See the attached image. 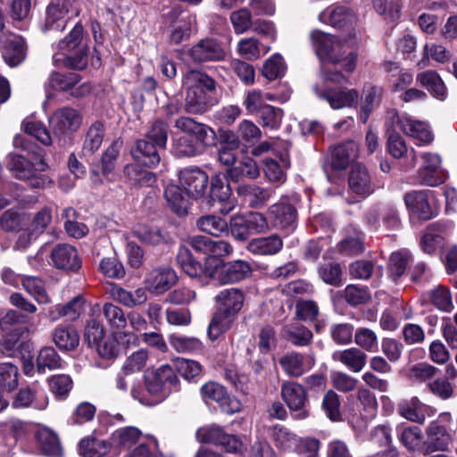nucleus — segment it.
<instances>
[{
	"instance_id": "f257e3e1",
	"label": "nucleus",
	"mask_w": 457,
	"mask_h": 457,
	"mask_svg": "<svg viewBox=\"0 0 457 457\" xmlns=\"http://www.w3.org/2000/svg\"><path fill=\"white\" fill-rule=\"evenodd\" d=\"M182 86L186 96L183 104L185 112L193 115L204 114L217 104L216 80L201 70L192 69L183 75Z\"/></svg>"
},
{
	"instance_id": "f03ea898",
	"label": "nucleus",
	"mask_w": 457,
	"mask_h": 457,
	"mask_svg": "<svg viewBox=\"0 0 457 457\" xmlns=\"http://www.w3.org/2000/svg\"><path fill=\"white\" fill-rule=\"evenodd\" d=\"M83 27L77 23L70 34L56 45L53 64L57 68L82 70L87 65L88 48L81 43Z\"/></svg>"
},
{
	"instance_id": "7ed1b4c3",
	"label": "nucleus",
	"mask_w": 457,
	"mask_h": 457,
	"mask_svg": "<svg viewBox=\"0 0 457 457\" xmlns=\"http://www.w3.org/2000/svg\"><path fill=\"white\" fill-rule=\"evenodd\" d=\"M281 397L295 420H304L311 415L307 388L295 381H286L281 385Z\"/></svg>"
},
{
	"instance_id": "20e7f679",
	"label": "nucleus",
	"mask_w": 457,
	"mask_h": 457,
	"mask_svg": "<svg viewBox=\"0 0 457 457\" xmlns=\"http://www.w3.org/2000/svg\"><path fill=\"white\" fill-rule=\"evenodd\" d=\"M300 198L296 194L290 196H282L279 201L268 209L269 218L273 227L293 231L297 225V210L295 204L299 203Z\"/></svg>"
},
{
	"instance_id": "39448f33",
	"label": "nucleus",
	"mask_w": 457,
	"mask_h": 457,
	"mask_svg": "<svg viewBox=\"0 0 457 457\" xmlns=\"http://www.w3.org/2000/svg\"><path fill=\"white\" fill-rule=\"evenodd\" d=\"M388 120L392 125H397L403 134L415 140L417 145H427L434 140L432 130L425 121L416 120L407 113L399 114L395 112L388 113Z\"/></svg>"
},
{
	"instance_id": "423d86ee",
	"label": "nucleus",
	"mask_w": 457,
	"mask_h": 457,
	"mask_svg": "<svg viewBox=\"0 0 457 457\" xmlns=\"http://www.w3.org/2000/svg\"><path fill=\"white\" fill-rule=\"evenodd\" d=\"M179 379L170 366L158 369L151 380L145 382L147 392L154 397L153 401L145 399V405L154 406L163 401L171 391H178Z\"/></svg>"
},
{
	"instance_id": "0eeeda50",
	"label": "nucleus",
	"mask_w": 457,
	"mask_h": 457,
	"mask_svg": "<svg viewBox=\"0 0 457 457\" xmlns=\"http://www.w3.org/2000/svg\"><path fill=\"white\" fill-rule=\"evenodd\" d=\"M168 126L161 120L152 124L145 135V167L154 168L161 161L160 151L165 149Z\"/></svg>"
},
{
	"instance_id": "6e6552de",
	"label": "nucleus",
	"mask_w": 457,
	"mask_h": 457,
	"mask_svg": "<svg viewBox=\"0 0 457 457\" xmlns=\"http://www.w3.org/2000/svg\"><path fill=\"white\" fill-rule=\"evenodd\" d=\"M79 13L76 0H51L46 8L44 29L62 31L68 21Z\"/></svg>"
},
{
	"instance_id": "1a4fd4ad",
	"label": "nucleus",
	"mask_w": 457,
	"mask_h": 457,
	"mask_svg": "<svg viewBox=\"0 0 457 457\" xmlns=\"http://www.w3.org/2000/svg\"><path fill=\"white\" fill-rule=\"evenodd\" d=\"M267 218L261 212H251L246 215L235 216L230 220V232L238 241H245L253 234L268 230Z\"/></svg>"
},
{
	"instance_id": "9d476101",
	"label": "nucleus",
	"mask_w": 457,
	"mask_h": 457,
	"mask_svg": "<svg viewBox=\"0 0 457 457\" xmlns=\"http://www.w3.org/2000/svg\"><path fill=\"white\" fill-rule=\"evenodd\" d=\"M420 159L422 162L418 170L420 183L428 187H437L445 183L448 173L442 168L441 156L436 153L424 152Z\"/></svg>"
},
{
	"instance_id": "9b49d317",
	"label": "nucleus",
	"mask_w": 457,
	"mask_h": 457,
	"mask_svg": "<svg viewBox=\"0 0 457 457\" xmlns=\"http://www.w3.org/2000/svg\"><path fill=\"white\" fill-rule=\"evenodd\" d=\"M54 137L61 141L74 133L82 123L79 112L71 107L57 109L48 119Z\"/></svg>"
},
{
	"instance_id": "f8f14e48",
	"label": "nucleus",
	"mask_w": 457,
	"mask_h": 457,
	"mask_svg": "<svg viewBox=\"0 0 457 457\" xmlns=\"http://www.w3.org/2000/svg\"><path fill=\"white\" fill-rule=\"evenodd\" d=\"M312 46L322 63H337L341 59L342 44L334 36L315 29L310 35Z\"/></svg>"
},
{
	"instance_id": "ddd939ff",
	"label": "nucleus",
	"mask_w": 457,
	"mask_h": 457,
	"mask_svg": "<svg viewBox=\"0 0 457 457\" xmlns=\"http://www.w3.org/2000/svg\"><path fill=\"white\" fill-rule=\"evenodd\" d=\"M179 185L186 195L197 199L202 197L208 186V175L197 167L185 168L179 175Z\"/></svg>"
},
{
	"instance_id": "4468645a",
	"label": "nucleus",
	"mask_w": 457,
	"mask_h": 457,
	"mask_svg": "<svg viewBox=\"0 0 457 457\" xmlns=\"http://www.w3.org/2000/svg\"><path fill=\"white\" fill-rule=\"evenodd\" d=\"M174 127L185 133V136H188L206 147L215 144V131L211 127L197 122L192 118L180 116L175 120Z\"/></svg>"
},
{
	"instance_id": "2eb2a0df",
	"label": "nucleus",
	"mask_w": 457,
	"mask_h": 457,
	"mask_svg": "<svg viewBox=\"0 0 457 457\" xmlns=\"http://www.w3.org/2000/svg\"><path fill=\"white\" fill-rule=\"evenodd\" d=\"M429 194H432V191L412 190L404 195L403 201L411 216L428 220L436 215L428 201Z\"/></svg>"
},
{
	"instance_id": "dca6fc26",
	"label": "nucleus",
	"mask_w": 457,
	"mask_h": 457,
	"mask_svg": "<svg viewBox=\"0 0 457 457\" xmlns=\"http://www.w3.org/2000/svg\"><path fill=\"white\" fill-rule=\"evenodd\" d=\"M189 54L194 62L200 63L223 61L227 53L222 44L217 39L206 37L193 46Z\"/></svg>"
},
{
	"instance_id": "f3484780",
	"label": "nucleus",
	"mask_w": 457,
	"mask_h": 457,
	"mask_svg": "<svg viewBox=\"0 0 457 457\" xmlns=\"http://www.w3.org/2000/svg\"><path fill=\"white\" fill-rule=\"evenodd\" d=\"M236 193L244 204L259 209L267 204L274 195V190L253 183H240L236 187Z\"/></svg>"
},
{
	"instance_id": "a211bd4d",
	"label": "nucleus",
	"mask_w": 457,
	"mask_h": 457,
	"mask_svg": "<svg viewBox=\"0 0 457 457\" xmlns=\"http://www.w3.org/2000/svg\"><path fill=\"white\" fill-rule=\"evenodd\" d=\"M313 89L320 98L327 101L335 110L355 105L359 98V93L355 89L330 87L320 90L318 86H315Z\"/></svg>"
},
{
	"instance_id": "6ab92c4d",
	"label": "nucleus",
	"mask_w": 457,
	"mask_h": 457,
	"mask_svg": "<svg viewBox=\"0 0 457 457\" xmlns=\"http://www.w3.org/2000/svg\"><path fill=\"white\" fill-rule=\"evenodd\" d=\"M350 190L356 195L366 198L376 190V184L368 169L361 164H355L348 176Z\"/></svg>"
},
{
	"instance_id": "aec40b11",
	"label": "nucleus",
	"mask_w": 457,
	"mask_h": 457,
	"mask_svg": "<svg viewBox=\"0 0 457 457\" xmlns=\"http://www.w3.org/2000/svg\"><path fill=\"white\" fill-rule=\"evenodd\" d=\"M51 262L58 270L77 271L81 262L77 249L69 244H58L51 251Z\"/></svg>"
},
{
	"instance_id": "412c9836",
	"label": "nucleus",
	"mask_w": 457,
	"mask_h": 457,
	"mask_svg": "<svg viewBox=\"0 0 457 457\" xmlns=\"http://www.w3.org/2000/svg\"><path fill=\"white\" fill-rule=\"evenodd\" d=\"M143 351L138 350L130 354L122 366V373L125 377H134L131 386V395L140 403H143L141 382L143 380Z\"/></svg>"
},
{
	"instance_id": "4be33fe9",
	"label": "nucleus",
	"mask_w": 457,
	"mask_h": 457,
	"mask_svg": "<svg viewBox=\"0 0 457 457\" xmlns=\"http://www.w3.org/2000/svg\"><path fill=\"white\" fill-rule=\"evenodd\" d=\"M278 362L288 377L299 378L314 366L315 360L311 355L291 352L283 355Z\"/></svg>"
},
{
	"instance_id": "5701e85b",
	"label": "nucleus",
	"mask_w": 457,
	"mask_h": 457,
	"mask_svg": "<svg viewBox=\"0 0 457 457\" xmlns=\"http://www.w3.org/2000/svg\"><path fill=\"white\" fill-rule=\"evenodd\" d=\"M142 432L136 427H125L115 430L113 441L119 447L129 451L127 457H143V444L135 446L140 440Z\"/></svg>"
},
{
	"instance_id": "b1692460",
	"label": "nucleus",
	"mask_w": 457,
	"mask_h": 457,
	"mask_svg": "<svg viewBox=\"0 0 457 457\" xmlns=\"http://www.w3.org/2000/svg\"><path fill=\"white\" fill-rule=\"evenodd\" d=\"M80 79V76L75 72L61 74L54 71L51 73L46 87L54 90L69 92L72 96L79 97L88 90V87L86 85L76 87Z\"/></svg>"
},
{
	"instance_id": "393cba45",
	"label": "nucleus",
	"mask_w": 457,
	"mask_h": 457,
	"mask_svg": "<svg viewBox=\"0 0 457 457\" xmlns=\"http://www.w3.org/2000/svg\"><path fill=\"white\" fill-rule=\"evenodd\" d=\"M430 411L431 407L423 403L417 396L402 399L397 403V413L401 417L418 424L425 422L426 418L430 416Z\"/></svg>"
},
{
	"instance_id": "a878e982",
	"label": "nucleus",
	"mask_w": 457,
	"mask_h": 457,
	"mask_svg": "<svg viewBox=\"0 0 457 457\" xmlns=\"http://www.w3.org/2000/svg\"><path fill=\"white\" fill-rule=\"evenodd\" d=\"M13 408H29L43 411L48 405V397L44 389L27 387L21 389L15 395L12 403Z\"/></svg>"
},
{
	"instance_id": "bb28decb",
	"label": "nucleus",
	"mask_w": 457,
	"mask_h": 457,
	"mask_svg": "<svg viewBox=\"0 0 457 457\" xmlns=\"http://www.w3.org/2000/svg\"><path fill=\"white\" fill-rule=\"evenodd\" d=\"M386 149L389 154L395 158L401 159L409 156L410 160L404 165L405 170H411L417 165L418 156L413 148L409 151L403 137L395 131H389L387 134Z\"/></svg>"
},
{
	"instance_id": "cd10ccee",
	"label": "nucleus",
	"mask_w": 457,
	"mask_h": 457,
	"mask_svg": "<svg viewBox=\"0 0 457 457\" xmlns=\"http://www.w3.org/2000/svg\"><path fill=\"white\" fill-rule=\"evenodd\" d=\"M201 393L204 400L218 403L227 412L234 413L240 410V403L237 401H231L225 387L218 383H205L201 387Z\"/></svg>"
},
{
	"instance_id": "c85d7f7f",
	"label": "nucleus",
	"mask_w": 457,
	"mask_h": 457,
	"mask_svg": "<svg viewBox=\"0 0 457 457\" xmlns=\"http://www.w3.org/2000/svg\"><path fill=\"white\" fill-rule=\"evenodd\" d=\"M417 83L427 89L435 98L444 101L446 99L447 87L440 75L433 70L419 72L416 76Z\"/></svg>"
},
{
	"instance_id": "c756f323",
	"label": "nucleus",
	"mask_w": 457,
	"mask_h": 457,
	"mask_svg": "<svg viewBox=\"0 0 457 457\" xmlns=\"http://www.w3.org/2000/svg\"><path fill=\"white\" fill-rule=\"evenodd\" d=\"M105 136V126L102 121H94L86 130L81 155L83 157H91L101 147Z\"/></svg>"
},
{
	"instance_id": "7c9ffc66",
	"label": "nucleus",
	"mask_w": 457,
	"mask_h": 457,
	"mask_svg": "<svg viewBox=\"0 0 457 457\" xmlns=\"http://www.w3.org/2000/svg\"><path fill=\"white\" fill-rule=\"evenodd\" d=\"M126 337V344L129 345H137L139 342V338L133 333H120V332H113L112 335L104 337L97 344V351L101 357L105 359H112L118 355L120 352V345L119 338L121 337Z\"/></svg>"
},
{
	"instance_id": "2f4dec72",
	"label": "nucleus",
	"mask_w": 457,
	"mask_h": 457,
	"mask_svg": "<svg viewBox=\"0 0 457 457\" xmlns=\"http://www.w3.org/2000/svg\"><path fill=\"white\" fill-rule=\"evenodd\" d=\"M451 436L439 420H433L427 428V452L445 451L451 444Z\"/></svg>"
},
{
	"instance_id": "473e14b6",
	"label": "nucleus",
	"mask_w": 457,
	"mask_h": 457,
	"mask_svg": "<svg viewBox=\"0 0 457 457\" xmlns=\"http://www.w3.org/2000/svg\"><path fill=\"white\" fill-rule=\"evenodd\" d=\"M177 276L170 269H157L148 273L145 287L153 294H162L167 291L175 282Z\"/></svg>"
},
{
	"instance_id": "72a5a7b5",
	"label": "nucleus",
	"mask_w": 457,
	"mask_h": 457,
	"mask_svg": "<svg viewBox=\"0 0 457 457\" xmlns=\"http://www.w3.org/2000/svg\"><path fill=\"white\" fill-rule=\"evenodd\" d=\"M367 354L361 349L351 347L345 350H337L332 353V360L341 362L349 370L360 372L367 362Z\"/></svg>"
},
{
	"instance_id": "f704fd0d",
	"label": "nucleus",
	"mask_w": 457,
	"mask_h": 457,
	"mask_svg": "<svg viewBox=\"0 0 457 457\" xmlns=\"http://www.w3.org/2000/svg\"><path fill=\"white\" fill-rule=\"evenodd\" d=\"M51 336L54 344L62 352L72 351L79 346V335L72 326L58 325Z\"/></svg>"
},
{
	"instance_id": "c9c22d12",
	"label": "nucleus",
	"mask_w": 457,
	"mask_h": 457,
	"mask_svg": "<svg viewBox=\"0 0 457 457\" xmlns=\"http://www.w3.org/2000/svg\"><path fill=\"white\" fill-rule=\"evenodd\" d=\"M357 145L347 141L335 146L331 151V167L337 170H345L357 158Z\"/></svg>"
},
{
	"instance_id": "e433bc0d",
	"label": "nucleus",
	"mask_w": 457,
	"mask_h": 457,
	"mask_svg": "<svg viewBox=\"0 0 457 457\" xmlns=\"http://www.w3.org/2000/svg\"><path fill=\"white\" fill-rule=\"evenodd\" d=\"M26 54L25 42L21 37L11 35L6 38L3 57L9 66L15 67L21 63L26 57Z\"/></svg>"
},
{
	"instance_id": "4c0bfd02",
	"label": "nucleus",
	"mask_w": 457,
	"mask_h": 457,
	"mask_svg": "<svg viewBox=\"0 0 457 457\" xmlns=\"http://www.w3.org/2000/svg\"><path fill=\"white\" fill-rule=\"evenodd\" d=\"M215 300L220 309L237 317L243 307L245 295L240 289L228 288L220 291Z\"/></svg>"
},
{
	"instance_id": "58836bf2",
	"label": "nucleus",
	"mask_w": 457,
	"mask_h": 457,
	"mask_svg": "<svg viewBox=\"0 0 457 457\" xmlns=\"http://www.w3.org/2000/svg\"><path fill=\"white\" fill-rule=\"evenodd\" d=\"M445 226L439 222L430 224L420 237V245L428 254H434L444 245Z\"/></svg>"
},
{
	"instance_id": "ea45409f",
	"label": "nucleus",
	"mask_w": 457,
	"mask_h": 457,
	"mask_svg": "<svg viewBox=\"0 0 457 457\" xmlns=\"http://www.w3.org/2000/svg\"><path fill=\"white\" fill-rule=\"evenodd\" d=\"M232 189L225 176H215L211 180L210 197L212 202L225 203L226 207L220 208V212L228 214L232 209L233 204L227 203L230 198Z\"/></svg>"
},
{
	"instance_id": "a19ab883",
	"label": "nucleus",
	"mask_w": 457,
	"mask_h": 457,
	"mask_svg": "<svg viewBox=\"0 0 457 457\" xmlns=\"http://www.w3.org/2000/svg\"><path fill=\"white\" fill-rule=\"evenodd\" d=\"M282 248L283 240L276 234L254 238L247 245V250L250 253L260 255H273L280 252Z\"/></svg>"
},
{
	"instance_id": "79ce46f5",
	"label": "nucleus",
	"mask_w": 457,
	"mask_h": 457,
	"mask_svg": "<svg viewBox=\"0 0 457 457\" xmlns=\"http://www.w3.org/2000/svg\"><path fill=\"white\" fill-rule=\"evenodd\" d=\"M46 167V164L42 160L32 163L19 154H11L9 156L8 168L16 178L21 179L31 177L34 170H45Z\"/></svg>"
},
{
	"instance_id": "37998d69",
	"label": "nucleus",
	"mask_w": 457,
	"mask_h": 457,
	"mask_svg": "<svg viewBox=\"0 0 457 457\" xmlns=\"http://www.w3.org/2000/svg\"><path fill=\"white\" fill-rule=\"evenodd\" d=\"M112 448L111 443L96 436L82 438L79 444V453L83 457H102Z\"/></svg>"
},
{
	"instance_id": "c03bdc74",
	"label": "nucleus",
	"mask_w": 457,
	"mask_h": 457,
	"mask_svg": "<svg viewBox=\"0 0 457 457\" xmlns=\"http://www.w3.org/2000/svg\"><path fill=\"white\" fill-rule=\"evenodd\" d=\"M354 17L345 6H332L325 9L319 15V20L335 28H344L353 21Z\"/></svg>"
},
{
	"instance_id": "a18cd8bd",
	"label": "nucleus",
	"mask_w": 457,
	"mask_h": 457,
	"mask_svg": "<svg viewBox=\"0 0 457 457\" xmlns=\"http://www.w3.org/2000/svg\"><path fill=\"white\" fill-rule=\"evenodd\" d=\"M236 318L218 307L208 326L209 338L212 341L218 339L231 328Z\"/></svg>"
},
{
	"instance_id": "49530a36",
	"label": "nucleus",
	"mask_w": 457,
	"mask_h": 457,
	"mask_svg": "<svg viewBox=\"0 0 457 457\" xmlns=\"http://www.w3.org/2000/svg\"><path fill=\"white\" fill-rule=\"evenodd\" d=\"M382 92L380 87L370 83L364 85L361 103V119L362 122H366L372 110L379 104Z\"/></svg>"
},
{
	"instance_id": "de8ad7c7",
	"label": "nucleus",
	"mask_w": 457,
	"mask_h": 457,
	"mask_svg": "<svg viewBox=\"0 0 457 457\" xmlns=\"http://www.w3.org/2000/svg\"><path fill=\"white\" fill-rule=\"evenodd\" d=\"M227 175L231 181L239 182L243 179H254L259 177L260 170L255 161L245 158L228 168Z\"/></svg>"
},
{
	"instance_id": "09e8293b",
	"label": "nucleus",
	"mask_w": 457,
	"mask_h": 457,
	"mask_svg": "<svg viewBox=\"0 0 457 457\" xmlns=\"http://www.w3.org/2000/svg\"><path fill=\"white\" fill-rule=\"evenodd\" d=\"M36 440L44 453L51 457L62 456V451L57 436L46 428H40L35 435Z\"/></svg>"
},
{
	"instance_id": "8fccbe9b",
	"label": "nucleus",
	"mask_w": 457,
	"mask_h": 457,
	"mask_svg": "<svg viewBox=\"0 0 457 457\" xmlns=\"http://www.w3.org/2000/svg\"><path fill=\"white\" fill-rule=\"evenodd\" d=\"M252 273L249 262L242 260H236L225 262L223 278L225 284H233L244 280Z\"/></svg>"
},
{
	"instance_id": "3c124183",
	"label": "nucleus",
	"mask_w": 457,
	"mask_h": 457,
	"mask_svg": "<svg viewBox=\"0 0 457 457\" xmlns=\"http://www.w3.org/2000/svg\"><path fill=\"white\" fill-rule=\"evenodd\" d=\"M195 225L202 232L213 237H220L228 232L227 221L223 218L214 214H207L199 217L196 220Z\"/></svg>"
},
{
	"instance_id": "603ef678",
	"label": "nucleus",
	"mask_w": 457,
	"mask_h": 457,
	"mask_svg": "<svg viewBox=\"0 0 457 457\" xmlns=\"http://www.w3.org/2000/svg\"><path fill=\"white\" fill-rule=\"evenodd\" d=\"M183 188L176 185H169L164 190V196L171 210L178 215H185L189 208L188 196L182 194Z\"/></svg>"
},
{
	"instance_id": "864d4df0",
	"label": "nucleus",
	"mask_w": 457,
	"mask_h": 457,
	"mask_svg": "<svg viewBox=\"0 0 457 457\" xmlns=\"http://www.w3.org/2000/svg\"><path fill=\"white\" fill-rule=\"evenodd\" d=\"M177 262L181 270L191 278L203 277V265L192 255L186 246H180L177 253Z\"/></svg>"
},
{
	"instance_id": "5fc2aeb1",
	"label": "nucleus",
	"mask_w": 457,
	"mask_h": 457,
	"mask_svg": "<svg viewBox=\"0 0 457 457\" xmlns=\"http://www.w3.org/2000/svg\"><path fill=\"white\" fill-rule=\"evenodd\" d=\"M282 166L273 159L264 161V174L271 183L283 184L287 180L286 170L290 167V161L287 155L281 157Z\"/></svg>"
},
{
	"instance_id": "6e6d98bb",
	"label": "nucleus",
	"mask_w": 457,
	"mask_h": 457,
	"mask_svg": "<svg viewBox=\"0 0 457 457\" xmlns=\"http://www.w3.org/2000/svg\"><path fill=\"white\" fill-rule=\"evenodd\" d=\"M205 147L188 136H179L173 139L172 153L178 157H190L200 154Z\"/></svg>"
},
{
	"instance_id": "4d7b16f0",
	"label": "nucleus",
	"mask_w": 457,
	"mask_h": 457,
	"mask_svg": "<svg viewBox=\"0 0 457 457\" xmlns=\"http://www.w3.org/2000/svg\"><path fill=\"white\" fill-rule=\"evenodd\" d=\"M411 259V253L408 249H401L391 253L388 262V272L394 281H396L404 274L406 267Z\"/></svg>"
},
{
	"instance_id": "13d9d810",
	"label": "nucleus",
	"mask_w": 457,
	"mask_h": 457,
	"mask_svg": "<svg viewBox=\"0 0 457 457\" xmlns=\"http://www.w3.org/2000/svg\"><path fill=\"white\" fill-rule=\"evenodd\" d=\"M122 145L123 141L120 138H116L102 154L100 169L103 176H108L114 170Z\"/></svg>"
},
{
	"instance_id": "bf43d9fd",
	"label": "nucleus",
	"mask_w": 457,
	"mask_h": 457,
	"mask_svg": "<svg viewBox=\"0 0 457 457\" xmlns=\"http://www.w3.org/2000/svg\"><path fill=\"white\" fill-rule=\"evenodd\" d=\"M107 293L111 297L127 307H135L140 304L143 297L142 289L138 288L134 292L127 291L115 284H110Z\"/></svg>"
},
{
	"instance_id": "052dcab7",
	"label": "nucleus",
	"mask_w": 457,
	"mask_h": 457,
	"mask_svg": "<svg viewBox=\"0 0 457 457\" xmlns=\"http://www.w3.org/2000/svg\"><path fill=\"white\" fill-rule=\"evenodd\" d=\"M62 361L55 349L52 346L43 347L37 358V369L39 373H45L46 370L61 369Z\"/></svg>"
},
{
	"instance_id": "680f3d73",
	"label": "nucleus",
	"mask_w": 457,
	"mask_h": 457,
	"mask_svg": "<svg viewBox=\"0 0 457 457\" xmlns=\"http://www.w3.org/2000/svg\"><path fill=\"white\" fill-rule=\"evenodd\" d=\"M170 344L177 352L182 353H198L203 349L202 342L194 337L172 334L170 337Z\"/></svg>"
},
{
	"instance_id": "e2e57ef3",
	"label": "nucleus",
	"mask_w": 457,
	"mask_h": 457,
	"mask_svg": "<svg viewBox=\"0 0 457 457\" xmlns=\"http://www.w3.org/2000/svg\"><path fill=\"white\" fill-rule=\"evenodd\" d=\"M256 116L263 128L278 129L281 125L284 112L278 107L268 104L263 106Z\"/></svg>"
},
{
	"instance_id": "0e129e2a",
	"label": "nucleus",
	"mask_w": 457,
	"mask_h": 457,
	"mask_svg": "<svg viewBox=\"0 0 457 457\" xmlns=\"http://www.w3.org/2000/svg\"><path fill=\"white\" fill-rule=\"evenodd\" d=\"M432 304L440 311L450 312L453 309L452 294L448 287L437 286L428 293Z\"/></svg>"
},
{
	"instance_id": "69168bd1",
	"label": "nucleus",
	"mask_w": 457,
	"mask_h": 457,
	"mask_svg": "<svg viewBox=\"0 0 457 457\" xmlns=\"http://www.w3.org/2000/svg\"><path fill=\"white\" fill-rule=\"evenodd\" d=\"M22 128L27 134L34 137L43 145H50L52 144L50 132L41 121L28 117L22 121Z\"/></svg>"
},
{
	"instance_id": "338daca9",
	"label": "nucleus",
	"mask_w": 457,
	"mask_h": 457,
	"mask_svg": "<svg viewBox=\"0 0 457 457\" xmlns=\"http://www.w3.org/2000/svg\"><path fill=\"white\" fill-rule=\"evenodd\" d=\"M24 289L31 295L39 304L50 303V297L46 292L43 281L37 277H23L21 278Z\"/></svg>"
},
{
	"instance_id": "774afa93",
	"label": "nucleus",
	"mask_w": 457,
	"mask_h": 457,
	"mask_svg": "<svg viewBox=\"0 0 457 457\" xmlns=\"http://www.w3.org/2000/svg\"><path fill=\"white\" fill-rule=\"evenodd\" d=\"M398 436L403 445L412 451L420 445L423 438L422 431L417 426L399 427Z\"/></svg>"
}]
</instances>
